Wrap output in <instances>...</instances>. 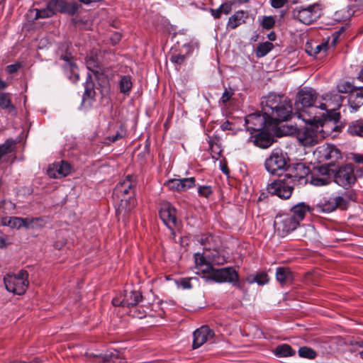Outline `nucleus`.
<instances>
[{"mask_svg":"<svg viewBox=\"0 0 363 363\" xmlns=\"http://www.w3.org/2000/svg\"><path fill=\"white\" fill-rule=\"evenodd\" d=\"M71 172V165L65 161L54 163L48 170V174L51 178L64 177Z\"/></svg>","mask_w":363,"mask_h":363,"instance_id":"nucleus-22","label":"nucleus"},{"mask_svg":"<svg viewBox=\"0 0 363 363\" xmlns=\"http://www.w3.org/2000/svg\"><path fill=\"white\" fill-rule=\"evenodd\" d=\"M16 204L11 201H0V209H2L1 213L6 214L11 213L16 209Z\"/></svg>","mask_w":363,"mask_h":363,"instance_id":"nucleus-42","label":"nucleus"},{"mask_svg":"<svg viewBox=\"0 0 363 363\" xmlns=\"http://www.w3.org/2000/svg\"><path fill=\"white\" fill-rule=\"evenodd\" d=\"M176 213L175 208L169 203L164 202L161 204L160 217L169 229H173L178 224Z\"/></svg>","mask_w":363,"mask_h":363,"instance_id":"nucleus-18","label":"nucleus"},{"mask_svg":"<svg viewBox=\"0 0 363 363\" xmlns=\"http://www.w3.org/2000/svg\"><path fill=\"white\" fill-rule=\"evenodd\" d=\"M293 18L304 24L309 25L320 16L319 6L313 4L308 7L298 6L292 11Z\"/></svg>","mask_w":363,"mask_h":363,"instance_id":"nucleus-10","label":"nucleus"},{"mask_svg":"<svg viewBox=\"0 0 363 363\" xmlns=\"http://www.w3.org/2000/svg\"><path fill=\"white\" fill-rule=\"evenodd\" d=\"M49 4L54 14L60 12L73 16L81 7V5L76 2H67L65 0H50Z\"/></svg>","mask_w":363,"mask_h":363,"instance_id":"nucleus-17","label":"nucleus"},{"mask_svg":"<svg viewBox=\"0 0 363 363\" xmlns=\"http://www.w3.org/2000/svg\"><path fill=\"white\" fill-rule=\"evenodd\" d=\"M142 298V294L138 291H125L122 299L123 306H135L141 301Z\"/></svg>","mask_w":363,"mask_h":363,"instance_id":"nucleus-26","label":"nucleus"},{"mask_svg":"<svg viewBox=\"0 0 363 363\" xmlns=\"http://www.w3.org/2000/svg\"><path fill=\"white\" fill-rule=\"evenodd\" d=\"M274 45L270 42H264L258 45L256 49V55L257 57L265 56L273 48Z\"/></svg>","mask_w":363,"mask_h":363,"instance_id":"nucleus-37","label":"nucleus"},{"mask_svg":"<svg viewBox=\"0 0 363 363\" xmlns=\"http://www.w3.org/2000/svg\"><path fill=\"white\" fill-rule=\"evenodd\" d=\"M0 108L2 109H8L9 113L16 114V108L11 104L10 94L9 93L0 94Z\"/></svg>","mask_w":363,"mask_h":363,"instance_id":"nucleus-30","label":"nucleus"},{"mask_svg":"<svg viewBox=\"0 0 363 363\" xmlns=\"http://www.w3.org/2000/svg\"><path fill=\"white\" fill-rule=\"evenodd\" d=\"M132 88V82L130 76H123L120 80V91L123 94H128Z\"/></svg>","mask_w":363,"mask_h":363,"instance_id":"nucleus-38","label":"nucleus"},{"mask_svg":"<svg viewBox=\"0 0 363 363\" xmlns=\"http://www.w3.org/2000/svg\"><path fill=\"white\" fill-rule=\"evenodd\" d=\"M20 67H21V65L18 64V63L10 65L6 67V71L9 73L12 74V73L16 72L19 69Z\"/></svg>","mask_w":363,"mask_h":363,"instance_id":"nucleus-54","label":"nucleus"},{"mask_svg":"<svg viewBox=\"0 0 363 363\" xmlns=\"http://www.w3.org/2000/svg\"><path fill=\"white\" fill-rule=\"evenodd\" d=\"M319 100L315 90L304 87L298 91L295 101V108L298 111V118H304L301 112H305L306 108L318 109Z\"/></svg>","mask_w":363,"mask_h":363,"instance_id":"nucleus-5","label":"nucleus"},{"mask_svg":"<svg viewBox=\"0 0 363 363\" xmlns=\"http://www.w3.org/2000/svg\"><path fill=\"white\" fill-rule=\"evenodd\" d=\"M180 189L182 191H186L187 189L195 186L194 177L180 179Z\"/></svg>","mask_w":363,"mask_h":363,"instance_id":"nucleus-44","label":"nucleus"},{"mask_svg":"<svg viewBox=\"0 0 363 363\" xmlns=\"http://www.w3.org/2000/svg\"><path fill=\"white\" fill-rule=\"evenodd\" d=\"M309 174V169L303 164H296L289 173L285 174L288 179L294 182V187L297 185L306 184L308 182L306 177Z\"/></svg>","mask_w":363,"mask_h":363,"instance_id":"nucleus-16","label":"nucleus"},{"mask_svg":"<svg viewBox=\"0 0 363 363\" xmlns=\"http://www.w3.org/2000/svg\"><path fill=\"white\" fill-rule=\"evenodd\" d=\"M181 284L184 289H191V284L190 283V279H184L181 281Z\"/></svg>","mask_w":363,"mask_h":363,"instance_id":"nucleus-56","label":"nucleus"},{"mask_svg":"<svg viewBox=\"0 0 363 363\" xmlns=\"http://www.w3.org/2000/svg\"><path fill=\"white\" fill-rule=\"evenodd\" d=\"M265 108L274 126L280 122L288 121L292 116V106L290 102L286 99L281 100L279 96H269Z\"/></svg>","mask_w":363,"mask_h":363,"instance_id":"nucleus-4","label":"nucleus"},{"mask_svg":"<svg viewBox=\"0 0 363 363\" xmlns=\"http://www.w3.org/2000/svg\"><path fill=\"white\" fill-rule=\"evenodd\" d=\"M265 168L271 174L280 175L288 166L286 156L281 152L274 151L266 160Z\"/></svg>","mask_w":363,"mask_h":363,"instance_id":"nucleus-11","label":"nucleus"},{"mask_svg":"<svg viewBox=\"0 0 363 363\" xmlns=\"http://www.w3.org/2000/svg\"><path fill=\"white\" fill-rule=\"evenodd\" d=\"M348 103L350 108L357 111L363 105V87L355 88L349 94Z\"/></svg>","mask_w":363,"mask_h":363,"instance_id":"nucleus-25","label":"nucleus"},{"mask_svg":"<svg viewBox=\"0 0 363 363\" xmlns=\"http://www.w3.org/2000/svg\"><path fill=\"white\" fill-rule=\"evenodd\" d=\"M275 18L272 16H263L261 25L264 29L269 30L275 26Z\"/></svg>","mask_w":363,"mask_h":363,"instance_id":"nucleus-45","label":"nucleus"},{"mask_svg":"<svg viewBox=\"0 0 363 363\" xmlns=\"http://www.w3.org/2000/svg\"><path fill=\"white\" fill-rule=\"evenodd\" d=\"M180 179H172L168 180L165 185L172 190L182 191L180 189Z\"/></svg>","mask_w":363,"mask_h":363,"instance_id":"nucleus-47","label":"nucleus"},{"mask_svg":"<svg viewBox=\"0 0 363 363\" xmlns=\"http://www.w3.org/2000/svg\"><path fill=\"white\" fill-rule=\"evenodd\" d=\"M199 242L203 246V250L206 251H216L218 244L216 243L214 238L211 235L201 236Z\"/></svg>","mask_w":363,"mask_h":363,"instance_id":"nucleus-29","label":"nucleus"},{"mask_svg":"<svg viewBox=\"0 0 363 363\" xmlns=\"http://www.w3.org/2000/svg\"><path fill=\"white\" fill-rule=\"evenodd\" d=\"M86 67L88 69L91 71L96 76H98L99 74H101V72L100 71L99 68V65L97 62L95 60V57L93 56L89 57L86 60Z\"/></svg>","mask_w":363,"mask_h":363,"instance_id":"nucleus-39","label":"nucleus"},{"mask_svg":"<svg viewBox=\"0 0 363 363\" xmlns=\"http://www.w3.org/2000/svg\"><path fill=\"white\" fill-rule=\"evenodd\" d=\"M213 336V332L208 326H201L194 333L193 348H199L203 345L208 338H212Z\"/></svg>","mask_w":363,"mask_h":363,"instance_id":"nucleus-21","label":"nucleus"},{"mask_svg":"<svg viewBox=\"0 0 363 363\" xmlns=\"http://www.w3.org/2000/svg\"><path fill=\"white\" fill-rule=\"evenodd\" d=\"M276 279L281 285H288L292 283L294 275L290 268L287 267H280L277 268Z\"/></svg>","mask_w":363,"mask_h":363,"instance_id":"nucleus-24","label":"nucleus"},{"mask_svg":"<svg viewBox=\"0 0 363 363\" xmlns=\"http://www.w3.org/2000/svg\"><path fill=\"white\" fill-rule=\"evenodd\" d=\"M112 303L114 306H123L122 299L121 300L119 298H113L112 301Z\"/></svg>","mask_w":363,"mask_h":363,"instance_id":"nucleus-61","label":"nucleus"},{"mask_svg":"<svg viewBox=\"0 0 363 363\" xmlns=\"http://www.w3.org/2000/svg\"><path fill=\"white\" fill-rule=\"evenodd\" d=\"M298 225L296 218L289 213L277 216L274 221V227L281 236L286 235Z\"/></svg>","mask_w":363,"mask_h":363,"instance_id":"nucleus-13","label":"nucleus"},{"mask_svg":"<svg viewBox=\"0 0 363 363\" xmlns=\"http://www.w3.org/2000/svg\"><path fill=\"white\" fill-rule=\"evenodd\" d=\"M299 232L302 236L308 240H314L316 238V231L313 226L308 225L301 226Z\"/></svg>","mask_w":363,"mask_h":363,"instance_id":"nucleus-36","label":"nucleus"},{"mask_svg":"<svg viewBox=\"0 0 363 363\" xmlns=\"http://www.w3.org/2000/svg\"><path fill=\"white\" fill-rule=\"evenodd\" d=\"M221 128L223 130H231L232 129V127H231V123L226 121L225 122H224L222 125H221Z\"/></svg>","mask_w":363,"mask_h":363,"instance_id":"nucleus-58","label":"nucleus"},{"mask_svg":"<svg viewBox=\"0 0 363 363\" xmlns=\"http://www.w3.org/2000/svg\"><path fill=\"white\" fill-rule=\"evenodd\" d=\"M7 242L6 239L4 236H0V248L6 247Z\"/></svg>","mask_w":363,"mask_h":363,"instance_id":"nucleus-60","label":"nucleus"},{"mask_svg":"<svg viewBox=\"0 0 363 363\" xmlns=\"http://www.w3.org/2000/svg\"><path fill=\"white\" fill-rule=\"evenodd\" d=\"M274 353L276 356L282 357L292 356L295 352L289 345L283 344L277 347Z\"/></svg>","mask_w":363,"mask_h":363,"instance_id":"nucleus-35","label":"nucleus"},{"mask_svg":"<svg viewBox=\"0 0 363 363\" xmlns=\"http://www.w3.org/2000/svg\"><path fill=\"white\" fill-rule=\"evenodd\" d=\"M253 281L259 285H264L269 281L268 275L265 272H261L254 277Z\"/></svg>","mask_w":363,"mask_h":363,"instance_id":"nucleus-48","label":"nucleus"},{"mask_svg":"<svg viewBox=\"0 0 363 363\" xmlns=\"http://www.w3.org/2000/svg\"><path fill=\"white\" fill-rule=\"evenodd\" d=\"M14 144V140H7L3 145H0V162L6 161V157L13 151Z\"/></svg>","mask_w":363,"mask_h":363,"instance_id":"nucleus-33","label":"nucleus"},{"mask_svg":"<svg viewBox=\"0 0 363 363\" xmlns=\"http://www.w3.org/2000/svg\"><path fill=\"white\" fill-rule=\"evenodd\" d=\"M72 56L70 54H65L62 55L60 59L65 62V69H69L72 73L75 74L77 69L75 63L72 61Z\"/></svg>","mask_w":363,"mask_h":363,"instance_id":"nucleus-41","label":"nucleus"},{"mask_svg":"<svg viewBox=\"0 0 363 363\" xmlns=\"http://www.w3.org/2000/svg\"><path fill=\"white\" fill-rule=\"evenodd\" d=\"M232 6H233L232 2H225L223 4H221L220 6L219 7V9L222 13L228 14L232 11Z\"/></svg>","mask_w":363,"mask_h":363,"instance_id":"nucleus-51","label":"nucleus"},{"mask_svg":"<svg viewBox=\"0 0 363 363\" xmlns=\"http://www.w3.org/2000/svg\"><path fill=\"white\" fill-rule=\"evenodd\" d=\"M253 142L261 148H267L273 143V138L269 133L261 130L255 136Z\"/></svg>","mask_w":363,"mask_h":363,"instance_id":"nucleus-27","label":"nucleus"},{"mask_svg":"<svg viewBox=\"0 0 363 363\" xmlns=\"http://www.w3.org/2000/svg\"><path fill=\"white\" fill-rule=\"evenodd\" d=\"M347 201L342 196H333L323 199L317 204V208L324 213H330L337 208L346 209Z\"/></svg>","mask_w":363,"mask_h":363,"instance_id":"nucleus-15","label":"nucleus"},{"mask_svg":"<svg viewBox=\"0 0 363 363\" xmlns=\"http://www.w3.org/2000/svg\"><path fill=\"white\" fill-rule=\"evenodd\" d=\"M42 220L39 218H33L31 219L20 217H2L1 224L4 226H9L14 229H20L23 227L26 228H34L38 222Z\"/></svg>","mask_w":363,"mask_h":363,"instance_id":"nucleus-14","label":"nucleus"},{"mask_svg":"<svg viewBox=\"0 0 363 363\" xmlns=\"http://www.w3.org/2000/svg\"><path fill=\"white\" fill-rule=\"evenodd\" d=\"M293 182L284 175L283 178L269 184L267 190L272 195L277 196L282 199H288L291 196L294 189Z\"/></svg>","mask_w":363,"mask_h":363,"instance_id":"nucleus-8","label":"nucleus"},{"mask_svg":"<svg viewBox=\"0 0 363 363\" xmlns=\"http://www.w3.org/2000/svg\"><path fill=\"white\" fill-rule=\"evenodd\" d=\"M271 6L274 9H280L283 7L288 0H271Z\"/></svg>","mask_w":363,"mask_h":363,"instance_id":"nucleus-53","label":"nucleus"},{"mask_svg":"<svg viewBox=\"0 0 363 363\" xmlns=\"http://www.w3.org/2000/svg\"><path fill=\"white\" fill-rule=\"evenodd\" d=\"M133 178V176L128 175L125 179L116 186L113 190V199L116 202H120L116 209V213L118 215L130 211L135 205V200L133 198L134 182Z\"/></svg>","mask_w":363,"mask_h":363,"instance_id":"nucleus-2","label":"nucleus"},{"mask_svg":"<svg viewBox=\"0 0 363 363\" xmlns=\"http://www.w3.org/2000/svg\"><path fill=\"white\" fill-rule=\"evenodd\" d=\"M198 193L200 196L207 198L212 194L211 187L210 186H199L198 189Z\"/></svg>","mask_w":363,"mask_h":363,"instance_id":"nucleus-49","label":"nucleus"},{"mask_svg":"<svg viewBox=\"0 0 363 363\" xmlns=\"http://www.w3.org/2000/svg\"><path fill=\"white\" fill-rule=\"evenodd\" d=\"M335 182L345 189L350 187L354 184L356 177L354 174V167L352 164L340 167L335 173Z\"/></svg>","mask_w":363,"mask_h":363,"instance_id":"nucleus-12","label":"nucleus"},{"mask_svg":"<svg viewBox=\"0 0 363 363\" xmlns=\"http://www.w3.org/2000/svg\"><path fill=\"white\" fill-rule=\"evenodd\" d=\"M35 18H45L51 17L54 15L52 9L50 7L49 2L47 4V7L42 9H35Z\"/></svg>","mask_w":363,"mask_h":363,"instance_id":"nucleus-40","label":"nucleus"},{"mask_svg":"<svg viewBox=\"0 0 363 363\" xmlns=\"http://www.w3.org/2000/svg\"><path fill=\"white\" fill-rule=\"evenodd\" d=\"M248 12L243 10L236 11L233 15L229 17L227 28L230 29H235L239 26L245 23L246 19L248 18Z\"/></svg>","mask_w":363,"mask_h":363,"instance_id":"nucleus-23","label":"nucleus"},{"mask_svg":"<svg viewBox=\"0 0 363 363\" xmlns=\"http://www.w3.org/2000/svg\"><path fill=\"white\" fill-rule=\"evenodd\" d=\"M185 55H174L171 57L170 60L174 64L181 65L185 60Z\"/></svg>","mask_w":363,"mask_h":363,"instance_id":"nucleus-52","label":"nucleus"},{"mask_svg":"<svg viewBox=\"0 0 363 363\" xmlns=\"http://www.w3.org/2000/svg\"><path fill=\"white\" fill-rule=\"evenodd\" d=\"M298 354L301 357L314 359L316 356V352L311 348L308 347H301L298 350Z\"/></svg>","mask_w":363,"mask_h":363,"instance_id":"nucleus-43","label":"nucleus"},{"mask_svg":"<svg viewBox=\"0 0 363 363\" xmlns=\"http://www.w3.org/2000/svg\"><path fill=\"white\" fill-rule=\"evenodd\" d=\"M309 211L310 207L308 205L304 203H300L291 208L289 214L296 218V221L299 223Z\"/></svg>","mask_w":363,"mask_h":363,"instance_id":"nucleus-28","label":"nucleus"},{"mask_svg":"<svg viewBox=\"0 0 363 363\" xmlns=\"http://www.w3.org/2000/svg\"><path fill=\"white\" fill-rule=\"evenodd\" d=\"M268 39L271 41H274L276 40V34L274 32H271L268 34Z\"/></svg>","mask_w":363,"mask_h":363,"instance_id":"nucleus-62","label":"nucleus"},{"mask_svg":"<svg viewBox=\"0 0 363 363\" xmlns=\"http://www.w3.org/2000/svg\"><path fill=\"white\" fill-rule=\"evenodd\" d=\"M6 86L7 84L4 81L0 79V90L4 89Z\"/></svg>","mask_w":363,"mask_h":363,"instance_id":"nucleus-64","label":"nucleus"},{"mask_svg":"<svg viewBox=\"0 0 363 363\" xmlns=\"http://www.w3.org/2000/svg\"><path fill=\"white\" fill-rule=\"evenodd\" d=\"M211 13L215 18H220L222 13L219 8L218 9H211Z\"/></svg>","mask_w":363,"mask_h":363,"instance_id":"nucleus-57","label":"nucleus"},{"mask_svg":"<svg viewBox=\"0 0 363 363\" xmlns=\"http://www.w3.org/2000/svg\"><path fill=\"white\" fill-rule=\"evenodd\" d=\"M123 136L122 135L119 134V133H117L116 135H113L112 138H111V141L112 142H115L116 141L118 138H121Z\"/></svg>","mask_w":363,"mask_h":363,"instance_id":"nucleus-63","label":"nucleus"},{"mask_svg":"<svg viewBox=\"0 0 363 363\" xmlns=\"http://www.w3.org/2000/svg\"><path fill=\"white\" fill-rule=\"evenodd\" d=\"M111 362L112 363H126V361L124 359L118 357L112 358Z\"/></svg>","mask_w":363,"mask_h":363,"instance_id":"nucleus-59","label":"nucleus"},{"mask_svg":"<svg viewBox=\"0 0 363 363\" xmlns=\"http://www.w3.org/2000/svg\"><path fill=\"white\" fill-rule=\"evenodd\" d=\"M207 255L197 252L194 255L195 269L198 274H207V280H213L218 283L228 282L239 289L242 288L239 281L238 272L233 267L214 269L209 261L206 260Z\"/></svg>","mask_w":363,"mask_h":363,"instance_id":"nucleus-1","label":"nucleus"},{"mask_svg":"<svg viewBox=\"0 0 363 363\" xmlns=\"http://www.w3.org/2000/svg\"><path fill=\"white\" fill-rule=\"evenodd\" d=\"M337 92L340 93H351L355 89L354 86L348 82H343L337 84Z\"/></svg>","mask_w":363,"mask_h":363,"instance_id":"nucleus-46","label":"nucleus"},{"mask_svg":"<svg viewBox=\"0 0 363 363\" xmlns=\"http://www.w3.org/2000/svg\"><path fill=\"white\" fill-rule=\"evenodd\" d=\"M347 132L352 135L363 138V121L359 120L351 123L348 125Z\"/></svg>","mask_w":363,"mask_h":363,"instance_id":"nucleus-31","label":"nucleus"},{"mask_svg":"<svg viewBox=\"0 0 363 363\" xmlns=\"http://www.w3.org/2000/svg\"><path fill=\"white\" fill-rule=\"evenodd\" d=\"M328 41H325L319 45H316L315 47H313L312 44L307 43L306 51L308 55L315 56L322 51L325 52L328 49Z\"/></svg>","mask_w":363,"mask_h":363,"instance_id":"nucleus-32","label":"nucleus"},{"mask_svg":"<svg viewBox=\"0 0 363 363\" xmlns=\"http://www.w3.org/2000/svg\"><path fill=\"white\" fill-rule=\"evenodd\" d=\"M233 94L234 92L231 89H225V91L222 94L220 102H221L223 104H225L230 99Z\"/></svg>","mask_w":363,"mask_h":363,"instance_id":"nucleus-50","label":"nucleus"},{"mask_svg":"<svg viewBox=\"0 0 363 363\" xmlns=\"http://www.w3.org/2000/svg\"><path fill=\"white\" fill-rule=\"evenodd\" d=\"M343 98L338 93L335 94H327L322 96V101H319L318 107L320 110L326 111L327 112L329 111H333L337 109L340 107Z\"/></svg>","mask_w":363,"mask_h":363,"instance_id":"nucleus-19","label":"nucleus"},{"mask_svg":"<svg viewBox=\"0 0 363 363\" xmlns=\"http://www.w3.org/2000/svg\"><path fill=\"white\" fill-rule=\"evenodd\" d=\"M95 96L94 83L91 79L90 74H87V78L85 84V91L83 96V101H84L86 98L94 99Z\"/></svg>","mask_w":363,"mask_h":363,"instance_id":"nucleus-34","label":"nucleus"},{"mask_svg":"<svg viewBox=\"0 0 363 363\" xmlns=\"http://www.w3.org/2000/svg\"><path fill=\"white\" fill-rule=\"evenodd\" d=\"M352 159L357 164H363V155L360 154H353Z\"/></svg>","mask_w":363,"mask_h":363,"instance_id":"nucleus-55","label":"nucleus"},{"mask_svg":"<svg viewBox=\"0 0 363 363\" xmlns=\"http://www.w3.org/2000/svg\"><path fill=\"white\" fill-rule=\"evenodd\" d=\"M316 116H310L308 118H301L306 122L304 127H295L297 139L303 146H312L325 137L323 124L320 121L312 123L311 120L315 119Z\"/></svg>","mask_w":363,"mask_h":363,"instance_id":"nucleus-3","label":"nucleus"},{"mask_svg":"<svg viewBox=\"0 0 363 363\" xmlns=\"http://www.w3.org/2000/svg\"><path fill=\"white\" fill-rule=\"evenodd\" d=\"M264 113L263 114L254 113L246 116L245 123L248 130L251 132H259L264 130L266 127L274 126L273 123L267 114V108H264Z\"/></svg>","mask_w":363,"mask_h":363,"instance_id":"nucleus-9","label":"nucleus"},{"mask_svg":"<svg viewBox=\"0 0 363 363\" xmlns=\"http://www.w3.org/2000/svg\"><path fill=\"white\" fill-rule=\"evenodd\" d=\"M330 169L327 166H321L317 172L312 173L310 183L314 186H320L328 184L330 182Z\"/></svg>","mask_w":363,"mask_h":363,"instance_id":"nucleus-20","label":"nucleus"},{"mask_svg":"<svg viewBox=\"0 0 363 363\" xmlns=\"http://www.w3.org/2000/svg\"><path fill=\"white\" fill-rule=\"evenodd\" d=\"M318 162H325L324 166L328 168L334 166L335 162L342 158L340 150L334 145L324 144L318 146L313 152Z\"/></svg>","mask_w":363,"mask_h":363,"instance_id":"nucleus-7","label":"nucleus"},{"mask_svg":"<svg viewBox=\"0 0 363 363\" xmlns=\"http://www.w3.org/2000/svg\"><path fill=\"white\" fill-rule=\"evenodd\" d=\"M6 289L13 294H23L29 284L28 273L26 270H21L16 274H8L4 278Z\"/></svg>","mask_w":363,"mask_h":363,"instance_id":"nucleus-6","label":"nucleus"}]
</instances>
